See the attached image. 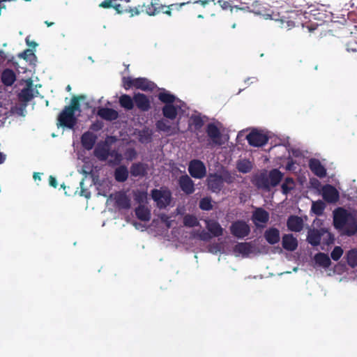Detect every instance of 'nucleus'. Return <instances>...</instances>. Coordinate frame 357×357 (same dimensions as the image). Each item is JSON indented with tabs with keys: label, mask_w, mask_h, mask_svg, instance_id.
<instances>
[{
	"label": "nucleus",
	"mask_w": 357,
	"mask_h": 357,
	"mask_svg": "<svg viewBox=\"0 0 357 357\" xmlns=\"http://www.w3.org/2000/svg\"><path fill=\"white\" fill-rule=\"evenodd\" d=\"M120 105L126 109H132L133 108V100L130 96L123 95L119 99Z\"/></svg>",
	"instance_id": "4c0bfd02"
},
{
	"label": "nucleus",
	"mask_w": 357,
	"mask_h": 357,
	"mask_svg": "<svg viewBox=\"0 0 357 357\" xmlns=\"http://www.w3.org/2000/svg\"><path fill=\"white\" fill-rule=\"evenodd\" d=\"M183 223L185 226L193 227L199 225L197 218L195 216L187 215L184 217Z\"/></svg>",
	"instance_id": "79ce46f5"
},
{
	"label": "nucleus",
	"mask_w": 357,
	"mask_h": 357,
	"mask_svg": "<svg viewBox=\"0 0 357 357\" xmlns=\"http://www.w3.org/2000/svg\"><path fill=\"white\" fill-rule=\"evenodd\" d=\"M66 89H67V91H70V89H71L70 86V85L67 86Z\"/></svg>",
	"instance_id": "774afa93"
},
{
	"label": "nucleus",
	"mask_w": 357,
	"mask_h": 357,
	"mask_svg": "<svg viewBox=\"0 0 357 357\" xmlns=\"http://www.w3.org/2000/svg\"><path fill=\"white\" fill-rule=\"evenodd\" d=\"M191 123H194L196 128H200L202 126V120L197 116L191 119Z\"/></svg>",
	"instance_id": "864d4df0"
},
{
	"label": "nucleus",
	"mask_w": 357,
	"mask_h": 357,
	"mask_svg": "<svg viewBox=\"0 0 357 357\" xmlns=\"http://www.w3.org/2000/svg\"><path fill=\"white\" fill-rule=\"evenodd\" d=\"M223 130L222 123L216 121L208 124L206 132L214 144L221 145L228 139L226 135H222Z\"/></svg>",
	"instance_id": "20e7f679"
},
{
	"label": "nucleus",
	"mask_w": 357,
	"mask_h": 357,
	"mask_svg": "<svg viewBox=\"0 0 357 357\" xmlns=\"http://www.w3.org/2000/svg\"><path fill=\"white\" fill-rule=\"evenodd\" d=\"M135 199L139 203H144L147 199V194L144 192H138L135 195Z\"/></svg>",
	"instance_id": "09e8293b"
},
{
	"label": "nucleus",
	"mask_w": 357,
	"mask_h": 357,
	"mask_svg": "<svg viewBox=\"0 0 357 357\" xmlns=\"http://www.w3.org/2000/svg\"><path fill=\"white\" fill-rule=\"evenodd\" d=\"M287 227L292 231H300L303 227V220L300 217L292 215L287 220Z\"/></svg>",
	"instance_id": "2eb2a0df"
},
{
	"label": "nucleus",
	"mask_w": 357,
	"mask_h": 357,
	"mask_svg": "<svg viewBox=\"0 0 357 357\" xmlns=\"http://www.w3.org/2000/svg\"><path fill=\"white\" fill-rule=\"evenodd\" d=\"M282 246L289 251H294L298 246L297 239L292 234H285L282 237Z\"/></svg>",
	"instance_id": "dca6fc26"
},
{
	"label": "nucleus",
	"mask_w": 357,
	"mask_h": 357,
	"mask_svg": "<svg viewBox=\"0 0 357 357\" xmlns=\"http://www.w3.org/2000/svg\"><path fill=\"white\" fill-rule=\"evenodd\" d=\"M231 231L235 236L243 238L249 234L250 227L245 222L238 221L231 225Z\"/></svg>",
	"instance_id": "9b49d317"
},
{
	"label": "nucleus",
	"mask_w": 357,
	"mask_h": 357,
	"mask_svg": "<svg viewBox=\"0 0 357 357\" xmlns=\"http://www.w3.org/2000/svg\"><path fill=\"white\" fill-rule=\"evenodd\" d=\"M158 98L166 103L162 109L163 115L166 118L173 120L179 116V119H181V114L186 108L184 102L167 91L160 93Z\"/></svg>",
	"instance_id": "f257e3e1"
},
{
	"label": "nucleus",
	"mask_w": 357,
	"mask_h": 357,
	"mask_svg": "<svg viewBox=\"0 0 357 357\" xmlns=\"http://www.w3.org/2000/svg\"><path fill=\"white\" fill-rule=\"evenodd\" d=\"M6 160V155L0 153V164L3 163Z\"/></svg>",
	"instance_id": "13d9d810"
},
{
	"label": "nucleus",
	"mask_w": 357,
	"mask_h": 357,
	"mask_svg": "<svg viewBox=\"0 0 357 357\" xmlns=\"http://www.w3.org/2000/svg\"><path fill=\"white\" fill-rule=\"evenodd\" d=\"M114 199L116 204L123 208H128L130 206V199L124 192H117L114 195Z\"/></svg>",
	"instance_id": "393cba45"
},
{
	"label": "nucleus",
	"mask_w": 357,
	"mask_h": 357,
	"mask_svg": "<svg viewBox=\"0 0 357 357\" xmlns=\"http://www.w3.org/2000/svg\"><path fill=\"white\" fill-rule=\"evenodd\" d=\"M321 194L323 198L330 203L335 202L339 198V193L337 190L331 185L324 186L321 190Z\"/></svg>",
	"instance_id": "f8f14e48"
},
{
	"label": "nucleus",
	"mask_w": 357,
	"mask_h": 357,
	"mask_svg": "<svg viewBox=\"0 0 357 357\" xmlns=\"http://www.w3.org/2000/svg\"><path fill=\"white\" fill-rule=\"evenodd\" d=\"M324 208L325 204L322 201L312 202L311 210L314 214L317 215H321Z\"/></svg>",
	"instance_id": "58836bf2"
},
{
	"label": "nucleus",
	"mask_w": 357,
	"mask_h": 357,
	"mask_svg": "<svg viewBox=\"0 0 357 357\" xmlns=\"http://www.w3.org/2000/svg\"><path fill=\"white\" fill-rule=\"evenodd\" d=\"M26 43H27V45H28L29 46H30V47H35L36 46V43H34V42L29 43V40H28V39H26Z\"/></svg>",
	"instance_id": "052dcab7"
},
{
	"label": "nucleus",
	"mask_w": 357,
	"mask_h": 357,
	"mask_svg": "<svg viewBox=\"0 0 357 357\" xmlns=\"http://www.w3.org/2000/svg\"><path fill=\"white\" fill-rule=\"evenodd\" d=\"M98 114L101 118L108 121L114 120L118 117V112L110 108H100L98 111Z\"/></svg>",
	"instance_id": "aec40b11"
},
{
	"label": "nucleus",
	"mask_w": 357,
	"mask_h": 357,
	"mask_svg": "<svg viewBox=\"0 0 357 357\" xmlns=\"http://www.w3.org/2000/svg\"><path fill=\"white\" fill-rule=\"evenodd\" d=\"M50 185H52L54 188H56L57 185V182H56V178L52 176H50Z\"/></svg>",
	"instance_id": "6e6d98bb"
},
{
	"label": "nucleus",
	"mask_w": 357,
	"mask_h": 357,
	"mask_svg": "<svg viewBox=\"0 0 357 357\" xmlns=\"http://www.w3.org/2000/svg\"><path fill=\"white\" fill-rule=\"evenodd\" d=\"M156 127L158 130L169 134L176 133L180 130L178 122L171 126L167 120L164 119L158 121L156 123Z\"/></svg>",
	"instance_id": "4468645a"
},
{
	"label": "nucleus",
	"mask_w": 357,
	"mask_h": 357,
	"mask_svg": "<svg viewBox=\"0 0 357 357\" xmlns=\"http://www.w3.org/2000/svg\"><path fill=\"white\" fill-rule=\"evenodd\" d=\"M145 171L146 168L144 165L141 163L132 165L130 170L132 175L135 176L143 175Z\"/></svg>",
	"instance_id": "ea45409f"
},
{
	"label": "nucleus",
	"mask_w": 357,
	"mask_h": 357,
	"mask_svg": "<svg viewBox=\"0 0 357 357\" xmlns=\"http://www.w3.org/2000/svg\"><path fill=\"white\" fill-rule=\"evenodd\" d=\"M229 6V3L226 1H224L222 3V4L221 5V6L223 8H227Z\"/></svg>",
	"instance_id": "e2e57ef3"
},
{
	"label": "nucleus",
	"mask_w": 357,
	"mask_h": 357,
	"mask_svg": "<svg viewBox=\"0 0 357 357\" xmlns=\"http://www.w3.org/2000/svg\"><path fill=\"white\" fill-rule=\"evenodd\" d=\"M179 184L183 191L187 194H191L194 192V183L190 178L185 175L179 179Z\"/></svg>",
	"instance_id": "a211bd4d"
},
{
	"label": "nucleus",
	"mask_w": 357,
	"mask_h": 357,
	"mask_svg": "<svg viewBox=\"0 0 357 357\" xmlns=\"http://www.w3.org/2000/svg\"><path fill=\"white\" fill-rule=\"evenodd\" d=\"M264 236L270 244H275L280 241V231L275 228H271L266 231Z\"/></svg>",
	"instance_id": "b1692460"
},
{
	"label": "nucleus",
	"mask_w": 357,
	"mask_h": 357,
	"mask_svg": "<svg viewBox=\"0 0 357 357\" xmlns=\"http://www.w3.org/2000/svg\"><path fill=\"white\" fill-rule=\"evenodd\" d=\"M96 139V137L93 133L87 132L82 137V144L85 149L90 150L93 148Z\"/></svg>",
	"instance_id": "5701e85b"
},
{
	"label": "nucleus",
	"mask_w": 357,
	"mask_h": 357,
	"mask_svg": "<svg viewBox=\"0 0 357 357\" xmlns=\"http://www.w3.org/2000/svg\"><path fill=\"white\" fill-rule=\"evenodd\" d=\"M199 236L202 240H206L208 238H209L208 234L204 231L201 232Z\"/></svg>",
	"instance_id": "4d7b16f0"
},
{
	"label": "nucleus",
	"mask_w": 357,
	"mask_h": 357,
	"mask_svg": "<svg viewBox=\"0 0 357 357\" xmlns=\"http://www.w3.org/2000/svg\"><path fill=\"white\" fill-rule=\"evenodd\" d=\"M310 167L312 172L319 177H324L326 175V169L321 162L315 159L310 162Z\"/></svg>",
	"instance_id": "6ab92c4d"
},
{
	"label": "nucleus",
	"mask_w": 357,
	"mask_h": 357,
	"mask_svg": "<svg viewBox=\"0 0 357 357\" xmlns=\"http://www.w3.org/2000/svg\"><path fill=\"white\" fill-rule=\"evenodd\" d=\"M195 3H202V6H205L207 3V1H196Z\"/></svg>",
	"instance_id": "338daca9"
},
{
	"label": "nucleus",
	"mask_w": 357,
	"mask_h": 357,
	"mask_svg": "<svg viewBox=\"0 0 357 357\" xmlns=\"http://www.w3.org/2000/svg\"><path fill=\"white\" fill-rule=\"evenodd\" d=\"M115 178L117 181H125L128 176V172L126 167H119L115 171Z\"/></svg>",
	"instance_id": "c9c22d12"
},
{
	"label": "nucleus",
	"mask_w": 357,
	"mask_h": 357,
	"mask_svg": "<svg viewBox=\"0 0 357 357\" xmlns=\"http://www.w3.org/2000/svg\"><path fill=\"white\" fill-rule=\"evenodd\" d=\"M111 182L107 181H104L102 183L100 184L98 188V194L103 196H107L111 189Z\"/></svg>",
	"instance_id": "a19ab883"
},
{
	"label": "nucleus",
	"mask_w": 357,
	"mask_h": 357,
	"mask_svg": "<svg viewBox=\"0 0 357 357\" xmlns=\"http://www.w3.org/2000/svg\"><path fill=\"white\" fill-rule=\"evenodd\" d=\"M252 167L251 162L246 159H241L237 162L236 168L237 169L243 174L249 172Z\"/></svg>",
	"instance_id": "473e14b6"
},
{
	"label": "nucleus",
	"mask_w": 357,
	"mask_h": 357,
	"mask_svg": "<svg viewBox=\"0 0 357 357\" xmlns=\"http://www.w3.org/2000/svg\"><path fill=\"white\" fill-rule=\"evenodd\" d=\"M1 79L6 85L10 86L15 80V75L13 70L6 69L2 73Z\"/></svg>",
	"instance_id": "2f4dec72"
},
{
	"label": "nucleus",
	"mask_w": 357,
	"mask_h": 357,
	"mask_svg": "<svg viewBox=\"0 0 357 357\" xmlns=\"http://www.w3.org/2000/svg\"><path fill=\"white\" fill-rule=\"evenodd\" d=\"M286 169L289 171L295 170L294 163L292 160L288 162V163L286 166Z\"/></svg>",
	"instance_id": "5fc2aeb1"
},
{
	"label": "nucleus",
	"mask_w": 357,
	"mask_h": 357,
	"mask_svg": "<svg viewBox=\"0 0 357 357\" xmlns=\"http://www.w3.org/2000/svg\"><path fill=\"white\" fill-rule=\"evenodd\" d=\"M152 198L160 208H165L169 204L171 201L170 192L167 189L153 190Z\"/></svg>",
	"instance_id": "0eeeda50"
},
{
	"label": "nucleus",
	"mask_w": 357,
	"mask_h": 357,
	"mask_svg": "<svg viewBox=\"0 0 357 357\" xmlns=\"http://www.w3.org/2000/svg\"><path fill=\"white\" fill-rule=\"evenodd\" d=\"M334 225L342 234L352 236L357 231V222L355 217L343 208H338L334 212Z\"/></svg>",
	"instance_id": "f03ea898"
},
{
	"label": "nucleus",
	"mask_w": 357,
	"mask_h": 357,
	"mask_svg": "<svg viewBox=\"0 0 357 357\" xmlns=\"http://www.w3.org/2000/svg\"><path fill=\"white\" fill-rule=\"evenodd\" d=\"M282 174L278 169H273L270 172L268 175V183L271 186L277 185L281 181Z\"/></svg>",
	"instance_id": "7c9ffc66"
},
{
	"label": "nucleus",
	"mask_w": 357,
	"mask_h": 357,
	"mask_svg": "<svg viewBox=\"0 0 357 357\" xmlns=\"http://www.w3.org/2000/svg\"><path fill=\"white\" fill-rule=\"evenodd\" d=\"M159 0H151V3L145 6V11L149 15H155L160 13L163 6L158 3Z\"/></svg>",
	"instance_id": "bb28decb"
},
{
	"label": "nucleus",
	"mask_w": 357,
	"mask_h": 357,
	"mask_svg": "<svg viewBox=\"0 0 357 357\" xmlns=\"http://www.w3.org/2000/svg\"><path fill=\"white\" fill-rule=\"evenodd\" d=\"M252 252V247L250 243H241L236 245L234 252L236 256H248Z\"/></svg>",
	"instance_id": "f3484780"
},
{
	"label": "nucleus",
	"mask_w": 357,
	"mask_h": 357,
	"mask_svg": "<svg viewBox=\"0 0 357 357\" xmlns=\"http://www.w3.org/2000/svg\"><path fill=\"white\" fill-rule=\"evenodd\" d=\"M221 177L222 178V182L225 181L228 183H231L234 180V176L231 175L229 172H224Z\"/></svg>",
	"instance_id": "8fccbe9b"
},
{
	"label": "nucleus",
	"mask_w": 357,
	"mask_h": 357,
	"mask_svg": "<svg viewBox=\"0 0 357 357\" xmlns=\"http://www.w3.org/2000/svg\"><path fill=\"white\" fill-rule=\"evenodd\" d=\"M343 254V250L340 246H335L331 252V257L333 260H338Z\"/></svg>",
	"instance_id": "a18cd8bd"
},
{
	"label": "nucleus",
	"mask_w": 357,
	"mask_h": 357,
	"mask_svg": "<svg viewBox=\"0 0 357 357\" xmlns=\"http://www.w3.org/2000/svg\"><path fill=\"white\" fill-rule=\"evenodd\" d=\"M123 84L126 89L131 87L141 89L142 91H152L155 85L145 78L123 77Z\"/></svg>",
	"instance_id": "39448f33"
},
{
	"label": "nucleus",
	"mask_w": 357,
	"mask_h": 357,
	"mask_svg": "<svg viewBox=\"0 0 357 357\" xmlns=\"http://www.w3.org/2000/svg\"><path fill=\"white\" fill-rule=\"evenodd\" d=\"M268 213L262 208H257L252 215V220L257 227H261L268 222Z\"/></svg>",
	"instance_id": "ddd939ff"
},
{
	"label": "nucleus",
	"mask_w": 357,
	"mask_h": 357,
	"mask_svg": "<svg viewBox=\"0 0 357 357\" xmlns=\"http://www.w3.org/2000/svg\"><path fill=\"white\" fill-rule=\"evenodd\" d=\"M219 250H219V248H212V247H211V248H209V251H210L211 252H213V253H216V252H217L218 251H219Z\"/></svg>",
	"instance_id": "bf43d9fd"
},
{
	"label": "nucleus",
	"mask_w": 357,
	"mask_h": 357,
	"mask_svg": "<svg viewBox=\"0 0 357 357\" xmlns=\"http://www.w3.org/2000/svg\"><path fill=\"white\" fill-rule=\"evenodd\" d=\"M83 96L74 97L71 101V105L66 107L60 114L58 118L59 124L69 128H73L76 123L77 116L79 115L80 109L79 100Z\"/></svg>",
	"instance_id": "7ed1b4c3"
},
{
	"label": "nucleus",
	"mask_w": 357,
	"mask_h": 357,
	"mask_svg": "<svg viewBox=\"0 0 357 357\" xmlns=\"http://www.w3.org/2000/svg\"><path fill=\"white\" fill-rule=\"evenodd\" d=\"M208 230L215 236H219L222 234V228L218 222L214 220H206Z\"/></svg>",
	"instance_id": "a878e982"
},
{
	"label": "nucleus",
	"mask_w": 357,
	"mask_h": 357,
	"mask_svg": "<svg viewBox=\"0 0 357 357\" xmlns=\"http://www.w3.org/2000/svg\"><path fill=\"white\" fill-rule=\"evenodd\" d=\"M294 187V182L292 178H287L282 185L283 193H288Z\"/></svg>",
	"instance_id": "c03bdc74"
},
{
	"label": "nucleus",
	"mask_w": 357,
	"mask_h": 357,
	"mask_svg": "<svg viewBox=\"0 0 357 357\" xmlns=\"http://www.w3.org/2000/svg\"><path fill=\"white\" fill-rule=\"evenodd\" d=\"M138 139L142 143H147L150 141L152 135V130L149 128H144L137 133Z\"/></svg>",
	"instance_id": "e433bc0d"
},
{
	"label": "nucleus",
	"mask_w": 357,
	"mask_h": 357,
	"mask_svg": "<svg viewBox=\"0 0 357 357\" xmlns=\"http://www.w3.org/2000/svg\"><path fill=\"white\" fill-rule=\"evenodd\" d=\"M136 155V151L132 149H128L127 151L125 153V156L126 159L129 160L134 159Z\"/></svg>",
	"instance_id": "3c124183"
},
{
	"label": "nucleus",
	"mask_w": 357,
	"mask_h": 357,
	"mask_svg": "<svg viewBox=\"0 0 357 357\" xmlns=\"http://www.w3.org/2000/svg\"><path fill=\"white\" fill-rule=\"evenodd\" d=\"M94 153L95 155L100 160H106L107 158H109L110 152H109L106 145H98L96 148Z\"/></svg>",
	"instance_id": "c756f323"
},
{
	"label": "nucleus",
	"mask_w": 357,
	"mask_h": 357,
	"mask_svg": "<svg viewBox=\"0 0 357 357\" xmlns=\"http://www.w3.org/2000/svg\"><path fill=\"white\" fill-rule=\"evenodd\" d=\"M134 100L138 108L140 109L146 111L149 108V100L144 94L136 93L134 96Z\"/></svg>",
	"instance_id": "412c9836"
},
{
	"label": "nucleus",
	"mask_w": 357,
	"mask_h": 357,
	"mask_svg": "<svg viewBox=\"0 0 357 357\" xmlns=\"http://www.w3.org/2000/svg\"><path fill=\"white\" fill-rule=\"evenodd\" d=\"M136 215L140 220L147 221L150 219V211L144 206H139L135 211Z\"/></svg>",
	"instance_id": "f704fd0d"
},
{
	"label": "nucleus",
	"mask_w": 357,
	"mask_h": 357,
	"mask_svg": "<svg viewBox=\"0 0 357 357\" xmlns=\"http://www.w3.org/2000/svg\"><path fill=\"white\" fill-rule=\"evenodd\" d=\"M81 195L84 196L86 198H88L89 197V195L87 193H86L85 191L83 190H82V191H81Z\"/></svg>",
	"instance_id": "69168bd1"
},
{
	"label": "nucleus",
	"mask_w": 357,
	"mask_h": 357,
	"mask_svg": "<svg viewBox=\"0 0 357 357\" xmlns=\"http://www.w3.org/2000/svg\"><path fill=\"white\" fill-rule=\"evenodd\" d=\"M33 178H34L35 180H36V179H40V176L39 174H38V173H35V174H33Z\"/></svg>",
	"instance_id": "0e129e2a"
},
{
	"label": "nucleus",
	"mask_w": 357,
	"mask_h": 357,
	"mask_svg": "<svg viewBox=\"0 0 357 357\" xmlns=\"http://www.w3.org/2000/svg\"><path fill=\"white\" fill-rule=\"evenodd\" d=\"M160 218L162 222H163L166 225L167 227L169 228L172 226L171 221L169 220V218L167 215L161 214L160 215Z\"/></svg>",
	"instance_id": "603ef678"
},
{
	"label": "nucleus",
	"mask_w": 357,
	"mask_h": 357,
	"mask_svg": "<svg viewBox=\"0 0 357 357\" xmlns=\"http://www.w3.org/2000/svg\"><path fill=\"white\" fill-rule=\"evenodd\" d=\"M199 206L203 210H210L212 208L211 199L208 198H204L200 201Z\"/></svg>",
	"instance_id": "49530a36"
},
{
	"label": "nucleus",
	"mask_w": 357,
	"mask_h": 357,
	"mask_svg": "<svg viewBox=\"0 0 357 357\" xmlns=\"http://www.w3.org/2000/svg\"><path fill=\"white\" fill-rule=\"evenodd\" d=\"M208 187L214 192L219 190L222 185V178L216 174L210 175L208 178Z\"/></svg>",
	"instance_id": "4be33fe9"
},
{
	"label": "nucleus",
	"mask_w": 357,
	"mask_h": 357,
	"mask_svg": "<svg viewBox=\"0 0 357 357\" xmlns=\"http://www.w3.org/2000/svg\"><path fill=\"white\" fill-rule=\"evenodd\" d=\"M20 57L23 58L24 59H25L26 61H31L35 57L33 52L31 50H25L24 52L20 54Z\"/></svg>",
	"instance_id": "de8ad7c7"
},
{
	"label": "nucleus",
	"mask_w": 357,
	"mask_h": 357,
	"mask_svg": "<svg viewBox=\"0 0 357 357\" xmlns=\"http://www.w3.org/2000/svg\"><path fill=\"white\" fill-rule=\"evenodd\" d=\"M34 96V91L32 88V83L29 82L27 87L22 89L20 93V98L22 101L27 102Z\"/></svg>",
	"instance_id": "cd10ccee"
},
{
	"label": "nucleus",
	"mask_w": 357,
	"mask_h": 357,
	"mask_svg": "<svg viewBox=\"0 0 357 357\" xmlns=\"http://www.w3.org/2000/svg\"><path fill=\"white\" fill-rule=\"evenodd\" d=\"M315 264L322 268H328L331 264L329 257L324 253H319L314 256Z\"/></svg>",
	"instance_id": "c85d7f7f"
},
{
	"label": "nucleus",
	"mask_w": 357,
	"mask_h": 357,
	"mask_svg": "<svg viewBox=\"0 0 357 357\" xmlns=\"http://www.w3.org/2000/svg\"><path fill=\"white\" fill-rule=\"evenodd\" d=\"M321 238H323L324 240H326V244L331 243L333 241L332 235L326 229H313L308 232L307 241L310 244L313 245H319L321 242Z\"/></svg>",
	"instance_id": "423d86ee"
},
{
	"label": "nucleus",
	"mask_w": 357,
	"mask_h": 357,
	"mask_svg": "<svg viewBox=\"0 0 357 357\" xmlns=\"http://www.w3.org/2000/svg\"><path fill=\"white\" fill-rule=\"evenodd\" d=\"M25 106L20 108L19 111L16 108H13L10 106L9 101L6 100L0 99V125H1L3 121L6 119L7 114L10 111L13 113H17L23 115Z\"/></svg>",
	"instance_id": "9d476101"
},
{
	"label": "nucleus",
	"mask_w": 357,
	"mask_h": 357,
	"mask_svg": "<svg viewBox=\"0 0 357 357\" xmlns=\"http://www.w3.org/2000/svg\"><path fill=\"white\" fill-rule=\"evenodd\" d=\"M107 160L112 165H117L121 161L122 156L119 153L113 151L110 152L109 155V158H107Z\"/></svg>",
	"instance_id": "37998d69"
},
{
	"label": "nucleus",
	"mask_w": 357,
	"mask_h": 357,
	"mask_svg": "<svg viewBox=\"0 0 357 357\" xmlns=\"http://www.w3.org/2000/svg\"><path fill=\"white\" fill-rule=\"evenodd\" d=\"M162 12H163L164 13H165V14H167V15H171V10H170V9H169V7H168V8H166L165 10H163Z\"/></svg>",
	"instance_id": "680f3d73"
},
{
	"label": "nucleus",
	"mask_w": 357,
	"mask_h": 357,
	"mask_svg": "<svg viewBox=\"0 0 357 357\" xmlns=\"http://www.w3.org/2000/svg\"><path fill=\"white\" fill-rule=\"evenodd\" d=\"M348 265L352 268L357 266V249H351L346 253Z\"/></svg>",
	"instance_id": "72a5a7b5"
},
{
	"label": "nucleus",
	"mask_w": 357,
	"mask_h": 357,
	"mask_svg": "<svg viewBox=\"0 0 357 357\" xmlns=\"http://www.w3.org/2000/svg\"><path fill=\"white\" fill-rule=\"evenodd\" d=\"M190 175L196 178H202L206 174V169L204 164L198 160H192L188 167Z\"/></svg>",
	"instance_id": "1a4fd4ad"
},
{
	"label": "nucleus",
	"mask_w": 357,
	"mask_h": 357,
	"mask_svg": "<svg viewBox=\"0 0 357 357\" xmlns=\"http://www.w3.org/2000/svg\"><path fill=\"white\" fill-rule=\"evenodd\" d=\"M246 139L251 146L257 147L264 145L268 141L266 135L263 132L257 130H252L246 136Z\"/></svg>",
	"instance_id": "6e6552de"
}]
</instances>
